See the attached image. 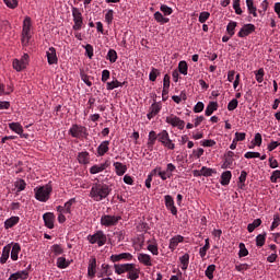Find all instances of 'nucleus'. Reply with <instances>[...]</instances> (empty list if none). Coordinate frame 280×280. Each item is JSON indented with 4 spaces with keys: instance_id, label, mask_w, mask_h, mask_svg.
<instances>
[{
    "instance_id": "nucleus-1",
    "label": "nucleus",
    "mask_w": 280,
    "mask_h": 280,
    "mask_svg": "<svg viewBox=\"0 0 280 280\" xmlns=\"http://www.w3.org/2000/svg\"><path fill=\"white\" fill-rule=\"evenodd\" d=\"M114 270L116 275H126L129 280H137L141 275V269L135 264H115Z\"/></svg>"
},
{
    "instance_id": "nucleus-50",
    "label": "nucleus",
    "mask_w": 280,
    "mask_h": 280,
    "mask_svg": "<svg viewBox=\"0 0 280 280\" xmlns=\"http://www.w3.org/2000/svg\"><path fill=\"white\" fill-rule=\"evenodd\" d=\"M106 58L112 63L117 62V51L115 49H109Z\"/></svg>"
},
{
    "instance_id": "nucleus-30",
    "label": "nucleus",
    "mask_w": 280,
    "mask_h": 280,
    "mask_svg": "<svg viewBox=\"0 0 280 280\" xmlns=\"http://www.w3.org/2000/svg\"><path fill=\"white\" fill-rule=\"evenodd\" d=\"M90 154L88 151H82L78 154V162L81 165H88L89 161H90Z\"/></svg>"
},
{
    "instance_id": "nucleus-36",
    "label": "nucleus",
    "mask_w": 280,
    "mask_h": 280,
    "mask_svg": "<svg viewBox=\"0 0 280 280\" xmlns=\"http://www.w3.org/2000/svg\"><path fill=\"white\" fill-rule=\"evenodd\" d=\"M154 19L158 23H161L162 25H165V23H170V18L163 16V13L159 11L154 13Z\"/></svg>"
},
{
    "instance_id": "nucleus-46",
    "label": "nucleus",
    "mask_w": 280,
    "mask_h": 280,
    "mask_svg": "<svg viewBox=\"0 0 280 280\" xmlns=\"http://www.w3.org/2000/svg\"><path fill=\"white\" fill-rule=\"evenodd\" d=\"M209 248H211V245L209 244V238H206L205 246L199 249V255L202 259L207 257V250H209Z\"/></svg>"
},
{
    "instance_id": "nucleus-2",
    "label": "nucleus",
    "mask_w": 280,
    "mask_h": 280,
    "mask_svg": "<svg viewBox=\"0 0 280 280\" xmlns=\"http://www.w3.org/2000/svg\"><path fill=\"white\" fill-rule=\"evenodd\" d=\"M113 188L105 183H94L90 190V198H93L95 202H102L105 198L110 196Z\"/></svg>"
},
{
    "instance_id": "nucleus-4",
    "label": "nucleus",
    "mask_w": 280,
    "mask_h": 280,
    "mask_svg": "<svg viewBox=\"0 0 280 280\" xmlns=\"http://www.w3.org/2000/svg\"><path fill=\"white\" fill-rule=\"evenodd\" d=\"M88 242L91 244H97L98 247L106 245L108 237L104 233V231L98 230L94 234H89L86 237Z\"/></svg>"
},
{
    "instance_id": "nucleus-38",
    "label": "nucleus",
    "mask_w": 280,
    "mask_h": 280,
    "mask_svg": "<svg viewBox=\"0 0 280 280\" xmlns=\"http://www.w3.org/2000/svg\"><path fill=\"white\" fill-rule=\"evenodd\" d=\"M125 84H126L125 82L121 83V82L115 80V81H112V82H107L106 83V89H107V91H114V89H119V86H124Z\"/></svg>"
},
{
    "instance_id": "nucleus-57",
    "label": "nucleus",
    "mask_w": 280,
    "mask_h": 280,
    "mask_svg": "<svg viewBox=\"0 0 280 280\" xmlns=\"http://www.w3.org/2000/svg\"><path fill=\"white\" fill-rule=\"evenodd\" d=\"M238 105H240V102L237 101V98H233L228 104V110L233 112L235 110V108H237Z\"/></svg>"
},
{
    "instance_id": "nucleus-61",
    "label": "nucleus",
    "mask_w": 280,
    "mask_h": 280,
    "mask_svg": "<svg viewBox=\"0 0 280 280\" xmlns=\"http://www.w3.org/2000/svg\"><path fill=\"white\" fill-rule=\"evenodd\" d=\"M280 225V217L279 214L273 215V222L271 223L270 231H273L277 229V226Z\"/></svg>"
},
{
    "instance_id": "nucleus-19",
    "label": "nucleus",
    "mask_w": 280,
    "mask_h": 280,
    "mask_svg": "<svg viewBox=\"0 0 280 280\" xmlns=\"http://www.w3.org/2000/svg\"><path fill=\"white\" fill-rule=\"evenodd\" d=\"M46 57L48 65H58V55H56V48L50 47L48 51H46Z\"/></svg>"
},
{
    "instance_id": "nucleus-18",
    "label": "nucleus",
    "mask_w": 280,
    "mask_h": 280,
    "mask_svg": "<svg viewBox=\"0 0 280 280\" xmlns=\"http://www.w3.org/2000/svg\"><path fill=\"white\" fill-rule=\"evenodd\" d=\"M161 103H153L147 114L148 119H154V117L161 113Z\"/></svg>"
},
{
    "instance_id": "nucleus-44",
    "label": "nucleus",
    "mask_w": 280,
    "mask_h": 280,
    "mask_svg": "<svg viewBox=\"0 0 280 280\" xmlns=\"http://www.w3.org/2000/svg\"><path fill=\"white\" fill-rule=\"evenodd\" d=\"M254 73H255L256 82L261 84V82H264V77L266 75V72L264 71V68H259Z\"/></svg>"
},
{
    "instance_id": "nucleus-41",
    "label": "nucleus",
    "mask_w": 280,
    "mask_h": 280,
    "mask_svg": "<svg viewBox=\"0 0 280 280\" xmlns=\"http://www.w3.org/2000/svg\"><path fill=\"white\" fill-rule=\"evenodd\" d=\"M258 226H261V219H255L253 223H249L247 225L248 233H253V231H255V229H258Z\"/></svg>"
},
{
    "instance_id": "nucleus-15",
    "label": "nucleus",
    "mask_w": 280,
    "mask_h": 280,
    "mask_svg": "<svg viewBox=\"0 0 280 280\" xmlns=\"http://www.w3.org/2000/svg\"><path fill=\"white\" fill-rule=\"evenodd\" d=\"M43 220L47 229H54V222H56V215L54 214V212L44 213Z\"/></svg>"
},
{
    "instance_id": "nucleus-58",
    "label": "nucleus",
    "mask_w": 280,
    "mask_h": 280,
    "mask_svg": "<svg viewBox=\"0 0 280 280\" xmlns=\"http://www.w3.org/2000/svg\"><path fill=\"white\" fill-rule=\"evenodd\" d=\"M209 16H211V13L203 11L199 14V23H207L209 21Z\"/></svg>"
},
{
    "instance_id": "nucleus-13",
    "label": "nucleus",
    "mask_w": 280,
    "mask_h": 280,
    "mask_svg": "<svg viewBox=\"0 0 280 280\" xmlns=\"http://www.w3.org/2000/svg\"><path fill=\"white\" fill-rule=\"evenodd\" d=\"M255 24H245L237 33L238 38H246V36H250L253 32H255Z\"/></svg>"
},
{
    "instance_id": "nucleus-35",
    "label": "nucleus",
    "mask_w": 280,
    "mask_h": 280,
    "mask_svg": "<svg viewBox=\"0 0 280 280\" xmlns=\"http://www.w3.org/2000/svg\"><path fill=\"white\" fill-rule=\"evenodd\" d=\"M233 163H235L234 158H226L224 156V162L221 165L222 170H233Z\"/></svg>"
},
{
    "instance_id": "nucleus-43",
    "label": "nucleus",
    "mask_w": 280,
    "mask_h": 280,
    "mask_svg": "<svg viewBox=\"0 0 280 280\" xmlns=\"http://www.w3.org/2000/svg\"><path fill=\"white\" fill-rule=\"evenodd\" d=\"M51 253H54V257H58L59 255H62L65 253V249L61 245L55 244L50 247Z\"/></svg>"
},
{
    "instance_id": "nucleus-52",
    "label": "nucleus",
    "mask_w": 280,
    "mask_h": 280,
    "mask_svg": "<svg viewBox=\"0 0 280 280\" xmlns=\"http://www.w3.org/2000/svg\"><path fill=\"white\" fill-rule=\"evenodd\" d=\"M159 75H161V72L159 71V69L152 68L149 74V80L151 82H156V78H159Z\"/></svg>"
},
{
    "instance_id": "nucleus-29",
    "label": "nucleus",
    "mask_w": 280,
    "mask_h": 280,
    "mask_svg": "<svg viewBox=\"0 0 280 280\" xmlns=\"http://www.w3.org/2000/svg\"><path fill=\"white\" fill-rule=\"evenodd\" d=\"M183 240L184 237L180 235L172 237L168 245L170 250H176V248L178 247V244H180Z\"/></svg>"
},
{
    "instance_id": "nucleus-33",
    "label": "nucleus",
    "mask_w": 280,
    "mask_h": 280,
    "mask_svg": "<svg viewBox=\"0 0 280 280\" xmlns=\"http://www.w3.org/2000/svg\"><path fill=\"white\" fill-rule=\"evenodd\" d=\"M215 110H218V103L210 102L206 108V116L211 117Z\"/></svg>"
},
{
    "instance_id": "nucleus-22",
    "label": "nucleus",
    "mask_w": 280,
    "mask_h": 280,
    "mask_svg": "<svg viewBox=\"0 0 280 280\" xmlns=\"http://www.w3.org/2000/svg\"><path fill=\"white\" fill-rule=\"evenodd\" d=\"M101 272L97 275L98 279H102V277H112L113 270H110V265L108 264H102L101 266Z\"/></svg>"
},
{
    "instance_id": "nucleus-37",
    "label": "nucleus",
    "mask_w": 280,
    "mask_h": 280,
    "mask_svg": "<svg viewBox=\"0 0 280 280\" xmlns=\"http://www.w3.org/2000/svg\"><path fill=\"white\" fill-rule=\"evenodd\" d=\"M9 128L16 135H21L23 132V126L20 125V122H10Z\"/></svg>"
},
{
    "instance_id": "nucleus-11",
    "label": "nucleus",
    "mask_w": 280,
    "mask_h": 280,
    "mask_svg": "<svg viewBox=\"0 0 280 280\" xmlns=\"http://www.w3.org/2000/svg\"><path fill=\"white\" fill-rule=\"evenodd\" d=\"M95 275H97V258L92 256L88 265V277L89 279H95Z\"/></svg>"
},
{
    "instance_id": "nucleus-31",
    "label": "nucleus",
    "mask_w": 280,
    "mask_h": 280,
    "mask_svg": "<svg viewBox=\"0 0 280 280\" xmlns=\"http://www.w3.org/2000/svg\"><path fill=\"white\" fill-rule=\"evenodd\" d=\"M147 250L152 253V255H159V244L156 243V240L149 241Z\"/></svg>"
},
{
    "instance_id": "nucleus-5",
    "label": "nucleus",
    "mask_w": 280,
    "mask_h": 280,
    "mask_svg": "<svg viewBox=\"0 0 280 280\" xmlns=\"http://www.w3.org/2000/svg\"><path fill=\"white\" fill-rule=\"evenodd\" d=\"M68 132L73 137V139H86L89 137V130L86 127L78 124L72 125Z\"/></svg>"
},
{
    "instance_id": "nucleus-42",
    "label": "nucleus",
    "mask_w": 280,
    "mask_h": 280,
    "mask_svg": "<svg viewBox=\"0 0 280 280\" xmlns=\"http://www.w3.org/2000/svg\"><path fill=\"white\" fill-rule=\"evenodd\" d=\"M235 27H237V22L231 21L226 26V32L230 37L235 36Z\"/></svg>"
},
{
    "instance_id": "nucleus-63",
    "label": "nucleus",
    "mask_w": 280,
    "mask_h": 280,
    "mask_svg": "<svg viewBox=\"0 0 280 280\" xmlns=\"http://www.w3.org/2000/svg\"><path fill=\"white\" fill-rule=\"evenodd\" d=\"M13 69H15V71H23V69H25V68L19 59H14L13 60Z\"/></svg>"
},
{
    "instance_id": "nucleus-20",
    "label": "nucleus",
    "mask_w": 280,
    "mask_h": 280,
    "mask_svg": "<svg viewBox=\"0 0 280 280\" xmlns=\"http://www.w3.org/2000/svg\"><path fill=\"white\" fill-rule=\"evenodd\" d=\"M109 145H110V141L108 140L103 141L96 149L97 156H104V154H106L108 150H110Z\"/></svg>"
},
{
    "instance_id": "nucleus-21",
    "label": "nucleus",
    "mask_w": 280,
    "mask_h": 280,
    "mask_svg": "<svg viewBox=\"0 0 280 280\" xmlns=\"http://www.w3.org/2000/svg\"><path fill=\"white\" fill-rule=\"evenodd\" d=\"M12 244H14V243L8 244L3 247L2 255H1V258H0V264H5L8 261V259H10V253L12 250Z\"/></svg>"
},
{
    "instance_id": "nucleus-14",
    "label": "nucleus",
    "mask_w": 280,
    "mask_h": 280,
    "mask_svg": "<svg viewBox=\"0 0 280 280\" xmlns=\"http://www.w3.org/2000/svg\"><path fill=\"white\" fill-rule=\"evenodd\" d=\"M156 140L159 141V133H156V131L154 130L150 131L148 136V142H147V149L149 150V152H152L154 150Z\"/></svg>"
},
{
    "instance_id": "nucleus-64",
    "label": "nucleus",
    "mask_w": 280,
    "mask_h": 280,
    "mask_svg": "<svg viewBox=\"0 0 280 280\" xmlns=\"http://www.w3.org/2000/svg\"><path fill=\"white\" fill-rule=\"evenodd\" d=\"M279 178H280V171L279 170L273 171L270 176L271 183H278Z\"/></svg>"
},
{
    "instance_id": "nucleus-28",
    "label": "nucleus",
    "mask_w": 280,
    "mask_h": 280,
    "mask_svg": "<svg viewBox=\"0 0 280 280\" xmlns=\"http://www.w3.org/2000/svg\"><path fill=\"white\" fill-rule=\"evenodd\" d=\"M114 167L117 176H124V174L128 172V167L124 165L121 162H115Z\"/></svg>"
},
{
    "instance_id": "nucleus-17",
    "label": "nucleus",
    "mask_w": 280,
    "mask_h": 280,
    "mask_svg": "<svg viewBox=\"0 0 280 280\" xmlns=\"http://www.w3.org/2000/svg\"><path fill=\"white\" fill-rule=\"evenodd\" d=\"M107 167H110V161H105V163L102 164H95L90 168V174H100V172H104V170H107Z\"/></svg>"
},
{
    "instance_id": "nucleus-47",
    "label": "nucleus",
    "mask_w": 280,
    "mask_h": 280,
    "mask_svg": "<svg viewBox=\"0 0 280 280\" xmlns=\"http://www.w3.org/2000/svg\"><path fill=\"white\" fill-rule=\"evenodd\" d=\"M189 67L187 66V61L183 60L178 63V71L182 73V75H187Z\"/></svg>"
},
{
    "instance_id": "nucleus-8",
    "label": "nucleus",
    "mask_w": 280,
    "mask_h": 280,
    "mask_svg": "<svg viewBox=\"0 0 280 280\" xmlns=\"http://www.w3.org/2000/svg\"><path fill=\"white\" fill-rule=\"evenodd\" d=\"M72 16L74 23L72 30H74L75 32H80V30H82V25H84V19L82 18V12H80V9L73 7Z\"/></svg>"
},
{
    "instance_id": "nucleus-10",
    "label": "nucleus",
    "mask_w": 280,
    "mask_h": 280,
    "mask_svg": "<svg viewBox=\"0 0 280 280\" xmlns=\"http://www.w3.org/2000/svg\"><path fill=\"white\" fill-rule=\"evenodd\" d=\"M109 259L113 264H117L119 261H132L133 256L130 253L113 254Z\"/></svg>"
},
{
    "instance_id": "nucleus-60",
    "label": "nucleus",
    "mask_w": 280,
    "mask_h": 280,
    "mask_svg": "<svg viewBox=\"0 0 280 280\" xmlns=\"http://www.w3.org/2000/svg\"><path fill=\"white\" fill-rule=\"evenodd\" d=\"M5 5L10 8L11 10H14L19 7V0H3Z\"/></svg>"
},
{
    "instance_id": "nucleus-23",
    "label": "nucleus",
    "mask_w": 280,
    "mask_h": 280,
    "mask_svg": "<svg viewBox=\"0 0 280 280\" xmlns=\"http://www.w3.org/2000/svg\"><path fill=\"white\" fill-rule=\"evenodd\" d=\"M19 222H21V218H19V217H11V218L7 219L4 221L5 231H8V229H12V228L16 226V224H19Z\"/></svg>"
},
{
    "instance_id": "nucleus-26",
    "label": "nucleus",
    "mask_w": 280,
    "mask_h": 280,
    "mask_svg": "<svg viewBox=\"0 0 280 280\" xmlns=\"http://www.w3.org/2000/svg\"><path fill=\"white\" fill-rule=\"evenodd\" d=\"M30 277V272L27 270L16 271L15 273H12L8 280H19V279H27Z\"/></svg>"
},
{
    "instance_id": "nucleus-56",
    "label": "nucleus",
    "mask_w": 280,
    "mask_h": 280,
    "mask_svg": "<svg viewBox=\"0 0 280 280\" xmlns=\"http://www.w3.org/2000/svg\"><path fill=\"white\" fill-rule=\"evenodd\" d=\"M84 49H85V56H88V58H90V60L93 59V56H94V54H93V51H94L93 45L86 44Z\"/></svg>"
},
{
    "instance_id": "nucleus-45",
    "label": "nucleus",
    "mask_w": 280,
    "mask_h": 280,
    "mask_svg": "<svg viewBox=\"0 0 280 280\" xmlns=\"http://www.w3.org/2000/svg\"><path fill=\"white\" fill-rule=\"evenodd\" d=\"M201 174L202 176L209 177V176H213V174H218V171H215V168H209L207 166H202Z\"/></svg>"
},
{
    "instance_id": "nucleus-12",
    "label": "nucleus",
    "mask_w": 280,
    "mask_h": 280,
    "mask_svg": "<svg viewBox=\"0 0 280 280\" xmlns=\"http://www.w3.org/2000/svg\"><path fill=\"white\" fill-rule=\"evenodd\" d=\"M165 207L168 211H171L172 215H178V209L174 205V197L172 195L164 196Z\"/></svg>"
},
{
    "instance_id": "nucleus-7",
    "label": "nucleus",
    "mask_w": 280,
    "mask_h": 280,
    "mask_svg": "<svg viewBox=\"0 0 280 280\" xmlns=\"http://www.w3.org/2000/svg\"><path fill=\"white\" fill-rule=\"evenodd\" d=\"M120 220L121 215L103 214L101 217V225L106 228L117 226Z\"/></svg>"
},
{
    "instance_id": "nucleus-24",
    "label": "nucleus",
    "mask_w": 280,
    "mask_h": 280,
    "mask_svg": "<svg viewBox=\"0 0 280 280\" xmlns=\"http://www.w3.org/2000/svg\"><path fill=\"white\" fill-rule=\"evenodd\" d=\"M138 261L143 264V266H152V256L149 254H138Z\"/></svg>"
},
{
    "instance_id": "nucleus-32",
    "label": "nucleus",
    "mask_w": 280,
    "mask_h": 280,
    "mask_svg": "<svg viewBox=\"0 0 280 280\" xmlns=\"http://www.w3.org/2000/svg\"><path fill=\"white\" fill-rule=\"evenodd\" d=\"M71 266V262L67 260L65 257L57 258V268H60V270H65V268H69Z\"/></svg>"
},
{
    "instance_id": "nucleus-53",
    "label": "nucleus",
    "mask_w": 280,
    "mask_h": 280,
    "mask_svg": "<svg viewBox=\"0 0 280 280\" xmlns=\"http://www.w3.org/2000/svg\"><path fill=\"white\" fill-rule=\"evenodd\" d=\"M246 176H248V173L246 171H242L241 175L238 177V183L241 184V189H244V187H246Z\"/></svg>"
},
{
    "instance_id": "nucleus-48",
    "label": "nucleus",
    "mask_w": 280,
    "mask_h": 280,
    "mask_svg": "<svg viewBox=\"0 0 280 280\" xmlns=\"http://www.w3.org/2000/svg\"><path fill=\"white\" fill-rule=\"evenodd\" d=\"M213 272H215V265H209L205 271V275L209 280H213Z\"/></svg>"
},
{
    "instance_id": "nucleus-51",
    "label": "nucleus",
    "mask_w": 280,
    "mask_h": 280,
    "mask_svg": "<svg viewBox=\"0 0 280 280\" xmlns=\"http://www.w3.org/2000/svg\"><path fill=\"white\" fill-rule=\"evenodd\" d=\"M75 202H77L75 198H71L70 200H68L63 206L65 213L71 214V208L73 207V205H75Z\"/></svg>"
},
{
    "instance_id": "nucleus-9",
    "label": "nucleus",
    "mask_w": 280,
    "mask_h": 280,
    "mask_svg": "<svg viewBox=\"0 0 280 280\" xmlns=\"http://www.w3.org/2000/svg\"><path fill=\"white\" fill-rule=\"evenodd\" d=\"M166 124L173 126V128H178V130H185V120L180 119L178 116L172 114L166 117Z\"/></svg>"
},
{
    "instance_id": "nucleus-34",
    "label": "nucleus",
    "mask_w": 280,
    "mask_h": 280,
    "mask_svg": "<svg viewBox=\"0 0 280 280\" xmlns=\"http://www.w3.org/2000/svg\"><path fill=\"white\" fill-rule=\"evenodd\" d=\"M14 187L18 188L16 194H21V191H25V187H27V183H25V179H18L14 183Z\"/></svg>"
},
{
    "instance_id": "nucleus-59",
    "label": "nucleus",
    "mask_w": 280,
    "mask_h": 280,
    "mask_svg": "<svg viewBox=\"0 0 280 280\" xmlns=\"http://www.w3.org/2000/svg\"><path fill=\"white\" fill-rule=\"evenodd\" d=\"M160 10H161V12H163V14L165 16H170V14H172V12H174V10L172 8H170V7H167V4H162L160 7Z\"/></svg>"
},
{
    "instance_id": "nucleus-6",
    "label": "nucleus",
    "mask_w": 280,
    "mask_h": 280,
    "mask_svg": "<svg viewBox=\"0 0 280 280\" xmlns=\"http://www.w3.org/2000/svg\"><path fill=\"white\" fill-rule=\"evenodd\" d=\"M159 142L167 150L176 149V144L174 143V141L172 139H170V132H167V130H162L159 133Z\"/></svg>"
},
{
    "instance_id": "nucleus-25",
    "label": "nucleus",
    "mask_w": 280,
    "mask_h": 280,
    "mask_svg": "<svg viewBox=\"0 0 280 280\" xmlns=\"http://www.w3.org/2000/svg\"><path fill=\"white\" fill-rule=\"evenodd\" d=\"M19 253H21V244L13 243L11 248V259L12 261H19Z\"/></svg>"
},
{
    "instance_id": "nucleus-40",
    "label": "nucleus",
    "mask_w": 280,
    "mask_h": 280,
    "mask_svg": "<svg viewBox=\"0 0 280 280\" xmlns=\"http://www.w3.org/2000/svg\"><path fill=\"white\" fill-rule=\"evenodd\" d=\"M246 5L249 14H253V16H257V7H255V3L253 0H246Z\"/></svg>"
},
{
    "instance_id": "nucleus-27",
    "label": "nucleus",
    "mask_w": 280,
    "mask_h": 280,
    "mask_svg": "<svg viewBox=\"0 0 280 280\" xmlns=\"http://www.w3.org/2000/svg\"><path fill=\"white\" fill-rule=\"evenodd\" d=\"M231 178H233V174L231 173V171H225V172H223L221 174V182H220V184L223 187H226V185H230Z\"/></svg>"
},
{
    "instance_id": "nucleus-62",
    "label": "nucleus",
    "mask_w": 280,
    "mask_h": 280,
    "mask_svg": "<svg viewBox=\"0 0 280 280\" xmlns=\"http://www.w3.org/2000/svg\"><path fill=\"white\" fill-rule=\"evenodd\" d=\"M249 268H250V265L248 264L235 265V270H237V272H244V270H248Z\"/></svg>"
},
{
    "instance_id": "nucleus-54",
    "label": "nucleus",
    "mask_w": 280,
    "mask_h": 280,
    "mask_svg": "<svg viewBox=\"0 0 280 280\" xmlns=\"http://www.w3.org/2000/svg\"><path fill=\"white\" fill-rule=\"evenodd\" d=\"M266 244V234H259L256 236V246L261 248Z\"/></svg>"
},
{
    "instance_id": "nucleus-16",
    "label": "nucleus",
    "mask_w": 280,
    "mask_h": 280,
    "mask_svg": "<svg viewBox=\"0 0 280 280\" xmlns=\"http://www.w3.org/2000/svg\"><path fill=\"white\" fill-rule=\"evenodd\" d=\"M22 36H32V18L30 16L23 21Z\"/></svg>"
},
{
    "instance_id": "nucleus-3",
    "label": "nucleus",
    "mask_w": 280,
    "mask_h": 280,
    "mask_svg": "<svg viewBox=\"0 0 280 280\" xmlns=\"http://www.w3.org/2000/svg\"><path fill=\"white\" fill-rule=\"evenodd\" d=\"M51 191H54L51 185L37 186L34 188L35 198L38 202H47L51 197Z\"/></svg>"
},
{
    "instance_id": "nucleus-55",
    "label": "nucleus",
    "mask_w": 280,
    "mask_h": 280,
    "mask_svg": "<svg viewBox=\"0 0 280 280\" xmlns=\"http://www.w3.org/2000/svg\"><path fill=\"white\" fill-rule=\"evenodd\" d=\"M114 14H115V11H113V9H109L107 11V13L105 14V21L108 25H112L113 24V19H114Z\"/></svg>"
},
{
    "instance_id": "nucleus-49",
    "label": "nucleus",
    "mask_w": 280,
    "mask_h": 280,
    "mask_svg": "<svg viewBox=\"0 0 280 280\" xmlns=\"http://www.w3.org/2000/svg\"><path fill=\"white\" fill-rule=\"evenodd\" d=\"M238 257H248V249L246 248V245L244 243L238 244Z\"/></svg>"
},
{
    "instance_id": "nucleus-39",
    "label": "nucleus",
    "mask_w": 280,
    "mask_h": 280,
    "mask_svg": "<svg viewBox=\"0 0 280 280\" xmlns=\"http://www.w3.org/2000/svg\"><path fill=\"white\" fill-rule=\"evenodd\" d=\"M179 261L182 264V270H187L189 268V254H184L179 257Z\"/></svg>"
}]
</instances>
